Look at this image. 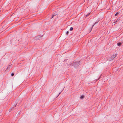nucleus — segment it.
Listing matches in <instances>:
<instances>
[{
  "mask_svg": "<svg viewBox=\"0 0 123 123\" xmlns=\"http://www.w3.org/2000/svg\"><path fill=\"white\" fill-rule=\"evenodd\" d=\"M79 65V62H74L73 63V65L75 67H78Z\"/></svg>",
  "mask_w": 123,
  "mask_h": 123,
  "instance_id": "obj_1",
  "label": "nucleus"
},
{
  "mask_svg": "<svg viewBox=\"0 0 123 123\" xmlns=\"http://www.w3.org/2000/svg\"><path fill=\"white\" fill-rule=\"evenodd\" d=\"M117 55V54L113 55L111 56V58L112 60L115 57H116Z\"/></svg>",
  "mask_w": 123,
  "mask_h": 123,
  "instance_id": "obj_2",
  "label": "nucleus"
},
{
  "mask_svg": "<svg viewBox=\"0 0 123 123\" xmlns=\"http://www.w3.org/2000/svg\"><path fill=\"white\" fill-rule=\"evenodd\" d=\"M99 21H96L95 23H94V24L91 27V29H90V32L91 31L92 28H93V27L94 26V25L96 24L97 23H98V22H99Z\"/></svg>",
  "mask_w": 123,
  "mask_h": 123,
  "instance_id": "obj_3",
  "label": "nucleus"
},
{
  "mask_svg": "<svg viewBox=\"0 0 123 123\" xmlns=\"http://www.w3.org/2000/svg\"><path fill=\"white\" fill-rule=\"evenodd\" d=\"M120 18H117V19L115 21L114 23H116L117 22H118L120 20Z\"/></svg>",
  "mask_w": 123,
  "mask_h": 123,
  "instance_id": "obj_4",
  "label": "nucleus"
},
{
  "mask_svg": "<svg viewBox=\"0 0 123 123\" xmlns=\"http://www.w3.org/2000/svg\"><path fill=\"white\" fill-rule=\"evenodd\" d=\"M121 43H118L117 44V45L118 46H120V45H121Z\"/></svg>",
  "mask_w": 123,
  "mask_h": 123,
  "instance_id": "obj_5",
  "label": "nucleus"
},
{
  "mask_svg": "<svg viewBox=\"0 0 123 123\" xmlns=\"http://www.w3.org/2000/svg\"><path fill=\"white\" fill-rule=\"evenodd\" d=\"M56 15V14H54L52 16V17L51 18V19H52V18H53L54 16H55Z\"/></svg>",
  "mask_w": 123,
  "mask_h": 123,
  "instance_id": "obj_6",
  "label": "nucleus"
},
{
  "mask_svg": "<svg viewBox=\"0 0 123 123\" xmlns=\"http://www.w3.org/2000/svg\"><path fill=\"white\" fill-rule=\"evenodd\" d=\"M73 28L72 27H70V31H72L73 30Z\"/></svg>",
  "mask_w": 123,
  "mask_h": 123,
  "instance_id": "obj_7",
  "label": "nucleus"
},
{
  "mask_svg": "<svg viewBox=\"0 0 123 123\" xmlns=\"http://www.w3.org/2000/svg\"><path fill=\"white\" fill-rule=\"evenodd\" d=\"M119 13H118V12H117L115 14V16H116L117 15H118L119 14Z\"/></svg>",
  "mask_w": 123,
  "mask_h": 123,
  "instance_id": "obj_8",
  "label": "nucleus"
},
{
  "mask_svg": "<svg viewBox=\"0 0 123 123\" xmlns=\"http://www.w3.org/2000/svg\"><path fill=\"white\" fill-rule=\"evenodd\" d=\"M84 98V96H81L80 97V98L81 99H83Z\"/></svg>",
  "mask_w": 123,
  "mask_h": 123,
  "instance_id": "obj_9",
  "label": "nucleus"
},
{
  "mask_svg": "<svg viewBox=\"0 0 123 123\" xmlns=\"http://www.w3.org/2000/svg\"><path fill=\"white\" fill-rule=\"evenodd\" d=\"M14 75V74L13 73H12L11 74V75L12 76H13Z\"/></svg>",
  "mask_w": 123,
  "mask_h": 123,
  "instance_id": "obj_10",
  "label": "nucleus"
},
{
  "mask_svg": "<svg viewBox=\"0 0 123 123\" xmlns=\"http://www.w3.org/2000/svg\"><path fill=\"white\" fill-rule=\"evenodd\" d=\"M12 108H11L9 110V112H11L12 111Z\"/></svg>",
  "mask_w": 123,
  "mask_h": 123,
  "instance_id": "obj_11",
  "label": "nucleus"
},
{
  "mask_svg": "<svg viewBox=\"0 0 123 123\" xmlns=\"http://www.w3.org/2000/svg\"><path fill=\"white\" fill-rule=\"evenodd\" d=\"M69 33V32L68 31H67L66 32V34L67 35H68Z\"/></svg>",
  "mask_w": 123,
  "mask_h": 123,
  "instance_id": "obj_12",
  "label": "nucleus"
},
{
  "mask_svg": "<svg viewBox=\"0 0 123 123\" xmlns=\"http://www.w3.org/2000/svg\"><path fill=\"white\" fill-rule=\"evenodd\" d=\"M89 14H90V13H88V14H87L86 15V17H87V16H88L89 15Z\"/></svg>",
  "mask_w": 123,
  "mask_h": 123,
  "instance_id": "obj_13",
  "label": "nucleus"
},
{
  "mask_svg": "<svg viewBox=\"0 0 123 123\" xmlns=\"http://www.w3.org/2000/svg\"><path fill=\"white\" fill-rule=\"evenodd\" d=\"M62 91L60 92V93H59V94L57 96V97L59 95V94H60V93L62 92Z\"/></svg>",
  "mask_w": 123,
  "mask_h": 123,
  "instance_id": "obj_14",
  "label": "nucleus"
},
{
  "mask_svg": "<svg viewBox=\"0 0 123 123\" xmlns=\"http://www.w3.org/2000/svg\"><path fill=\"white\" fill-rule=\"evenodd\" d=\"M16 105L15 106V107H16Z\"/></svg>",
  "mask_w": 123,
  "mask_h": 123,
  "instance_id": "obj_15",
  "label": "nucleus"
}]
</instances>
